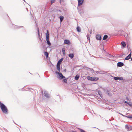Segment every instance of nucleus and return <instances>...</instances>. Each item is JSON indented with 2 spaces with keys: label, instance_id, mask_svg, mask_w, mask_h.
Listing matches in <instances>:
<instances>
[{
  "label": "nucleus",
  "instance_id": "nucleus-2",
  "mask_svg": "<svg viewBox=\"0 0 132 132\" xmlns=\"http://www.w3.org/2000/svg\"><path fill=\"white\" fill-rule=\"evenodd\" d=\"M55 73L57 75V78L60 80H62L63 78H65V77L63 76L61 72H58L57 71L55 72Z\"/></svg>",
  "mask_w": 132,
  "mask_h": 132
},
{
  "label": "nucleus",
  "instance_id": "nucleus-43",
  "mask_svg": "<svg viewBox=\"0 0 132 132\" xmlns=\"http://www.w3.org/2000/svg\"><path fill=\"white\" fill-rule=\"evenodd\" d=\"M39 38V40H40L41 41V42H42V40H41V38Z\"/></svg>",
  "mask_w": 132,
  "mask_h": 132
},
{
  "label": "nucleus",
  "instance_id": "nucleus-11",
  "mask_svg": "<svg viewBox=\"0 0 132 132\" xmlns=\"http://www.w3.org/2000/svg\"><path fill=\"white\" fill-rule=\"evenodd\" d=\"M131 52H130V53L128 54V56H127L125 59V60H128L129 59L131 58Z\"/></svg>",
  "mask_w": 132,
  "mask_h": 132
},
{
  "label": "nucleus",
  "instance_id": "nucleus-30",
  "mask_svg": "<svg viewBox=\"0 0 132 132\" xmlns=\"http://www.w3.org/2000/svg\"><path fill=\"white\" fill-rule=\"evenodd\" d=\"M78 129L81 132H86L85 130L83 129L80 128H78Z\"/></svg>",
  "mask_w": 132,
  "mask_h": 132
},
{
  "label": "nucleus",
  "instance_id": "nucleus-34",
  "mask_svg": "<svg viewBox=\"0 0 132 132\" xmlns=\"http://www.w3.org/2000/svg\"><path fill=\"white\" fill-rule=\"evenodd\" d=\"M107 94L109 96H112V94L110 92H109Z\"/></svg>",
  "mask_w": 132,
  "mask_h": 132
},
{
  "label": "nucleus",
  "instance_id": "nucleus-36",
  "mask_svg": "<svg viewBox=\"0 0 132 132\" xmlns=\"http://www.w3.org/2000/svg\"><path fill=\"white\" fill-rule=\"evenodd\" d=\"M90 71L92 73H94V70H93V69L90 68Z\"/></svg>",
  "mask_w": 132,
  "mask_h": 132
},
{
  "label": "nucleus",
  "instance_id": "nucleus-49",
  "mask_svg": "<svg viewBox=\"0 0 132 132\" xmlns=\"http://www.w3.org/2000/svg\"><path fill=\"white\" fill-rule=\"evenodd\" d=\"M131 61H132V57H131Z\"/></svg>",
  "mask_w": 132,
  "mask_h": 132
},
{
  "label": "nucleus",
  "instance_id": "nucleus-48",
  "mask_svg": "<svg viewBox=\"0 0 132 132\" xmlns=\"http://www.w3.org/2000/svg\"><path fill=\"white\" fill-rule=\"evenodd\" d=\"M59 12H61V11L60 10H59Z\"/></svg>",
  "mask_w": 132,
  "mask_h": 132
},
{
  "label": "nucleus",
  "instance_id": "nucleus-10",
  "mask_svg": "<svg viewBox=\"0 0 132 132\" xmlns=\"http://www.w3.org/2000/svg\"><path fill=\"white\" fill-rule=\"evenodd\" d=\"M96 38L97 40H100L102 38L100 34H97L96 36Z\"/></svg>",
  "mask_w": 132,
  "mask_h": 132
},
{
  "label": "nucleus",
  "instance_id": "nucleus-24",
  "mask_svg": "<svg viewBox=\"0 0 132 132\" xmlns=\"http://www.w3.org/2000/svg\"><path fill=\"white\" fill-rule=\"evenodd\" d=\"M108 36L106 35H104V37H103V40H105L106 39L108 38Z\"/></svg>",
  "mask_w": 132,
  "mask_h": 132
},
{
  "label": "nucleus",
  "instance_id": "nucleus-16",
  "mask_svg": "<svg viewBox=\"0 0 132 132\" xmlns=\"http://www.w3.org/2000/svg\"><path fill=\"white\" fill-rule=\"evenodd\" d=\"M122 47L123 48H125L126 45V43L124 41H122L121 42Z\"/></svg>",
  "mask_w": 132,
  "mask_h": 132
},
{
  "label": "nucleus",
  "instance_id": "nucleus-40",
  "mask_svg": "<svg viewBox=\"0 0 132 132\" xmlns=\"http://www.w3.org/2000/svg\"><path fill=\"white\" fill-rule=\"evenodd\" d=\"M128 36V34H126V35H124V37L126 38H127Z\"/></svg>",
  "mask_w": 132,
  "mask_h": 132
},
{
  "label": "nucleus",
  "instance_id": "nucleus-28",
  "mask_svg": "<svg viewBox=\"0 0 132 132\" xmlns=\"http://www.w3.org/2000/svg\"><path fill=\"white\" fill-rule=\"evenodd\" d=\"M118 80L121 81H123L124 80L123 77H118Z\"/></svg>",
  "mask_w": 132,
  "mask_h": 132
},
{
  "label": "nucleus",
  "instance_id": "nucleus-7",
  "mask_svg": "<svg viewBox=\"0 0 132 132\" xmlns=\"http://www.w3.org/2000/svg\"><path fill=\"white\" fill-rule=\"evenodd\" d=\"M78 6L81 5L84 3V0H78Z\"/></svg>",
  "mask_w": 132,
  "mask_h": 132
},
{
  "label": "nucleus",
  "instance_id": "nucleus-37",
  "mask_svg": "<svg viewBox=\"0 0 132 132\" xmlns=\"http://www.w3.org/2000/svg\"><path fill=\"white\" fill-rule=\"evenodd\" d=\"M95 73H96L97 74H99L100 73V71H95Z\"/></svg>",
  "mask_w": 132,
  "mask_h": 132
},
{
  "label": "nucleus",
  "instance_id": "nucleus-17",
  "mask_svg": "<svg viewBox=\"0 0 132 132\" xmlns=\"http://www.w3.org/2000/svg\"><path fill=\"white\" fill-rule=\"evenodd\" d=\"M104 74L109 76H110L111 77H113V76L110 73H108L107 71H105Z\"/></svg>",
  "mask_w": 132,
  "mask_h": 132
},
{
  "label": "nucleus",
  "instance_id": "nucleus-45",
  "mask_svg": "<svg viewBox=\"0 0 132 132\" xmlns=\"http://www.w3.org/2000/svg\"><path fill=\"white\" fill-rule=\"evenodd\" d=\"M122 116H123V117H126V116L125 115H124L123 114L122 115Z\"/></svg>",
  "mask_w": 132,
  "mask_h": 132
},
{
  "label": "nucleus",
  "instance_id": "nucleus-4",
  "mask_svg": "<svg viewBox=\"0 0 132 132\" xmlns=\"http://www.w3.org/2000/svg\"><path fill=\"white\" fill-rule=\"evenodd\" d=\"M71 44V42L69 40L65 39L64 40L63 44L67 45H69Z\"/></svg>",
  "mask_w": 132,
  "mask_h": 132
},
{
  "label": "nucleus",
  "instance_id": "nucleus-54",
  "mask_svg": "<svg viewBox=\"0 0 132 132\" xmlns=\"http://www.w3.org/2000/svg\"><path fill=\"white\" fill-rule=\"evenodd\" d=\"M29 73H30L31 74V73H30V72H29Z\"/></svg>",
  "mask_w": 132,
  "mask_h": 132
},
{
  "label": "nucleus",
  "instance_id": "nucleus-21",
  "mask_svg": "<svg viewBox=\"0 0 132 132\" xmlns=\"http://www.w3.org/2000/svg\"><path fill=\"white\" fill-rule=\"evenodd\" d=\"M79 76L78 75H77L75 77V80H78L79 78Z\"/></svg>",
  "mask_w": 132,
  "mask_h": 132
},
{
  "label": "nucleus",
  "instance_id": "nucleus-8",
  "mask_svg": "<svg viewBox=\"0 0 132 132\" xmlns=\"http://www.w3.org/2000/svg\"><path fill=\"white\" fill-rule=\"evenodd\" d=\"M63 59H64L63 58H61L60 59V60H59V61H58V62H57L56 65L60 66L62 62Z\"/></svg>",
  "mask_w": 132,
  "mask_h": 132
},
{
  "label": "nucleus",
  "instance_id": "nucleus-22",
  "mask_svg": "<svg viewBox=\"0 0 132 132\" xmlns=\"http://www.w3.org/2000/svg\"><path fill=\"white\" fill-rule=\"evenodd\" d=\"M56 68L57 70L59 71L58 72H60L61 70L60 66L56 65Z\"/></svg>",
  "mask_w": 132,
  "mask_h": 132
},
{
  "label": "nucleus",
  "instance_id": "nucleus-47",
  "mask_svg": "<svg viewBox=\"0 0 132 132\" xmlns=\"http://www.w3.org/2000/svg\"><path fill=\"white\" fill-rule=\"evenodd\" d=\"M26 9L27 10V12H28V9L27 8H26Z\"/></svg>",
  "mask_w": 132,
  "mask_h": 132
},
{
  "label": "nucleus",
  "instance_id": "nucleus-29",
  "mask_svg": "<svg viewBox=\"0 0 132 132\" xmlns=\"http://www.w3.org/2000/svg\"><path fill=\"white\" fill-rule=\"evenodd\" d=\"M126 117L130 119L131 120H132V115H130L129 116H126Z\"/></svg>",
  "mask_w": 132,
  "mask_h": 132
},
{
  "label": "nucleus",
  "instance_id": "nucleus-15",
  "mask_svg": "<svg viewBox=\"0 0 132 132\" xmlns=\"http://www.w3.org/2000/svg\"><path fill=\"white\" fill-rule=\"evenodd\" d=\"M62 52L63 55L65 56V48L63 47L62 48Z\"/></svg>",
  "mask_w": 132,
  "mask_h": 132
},
{
  "label": "nucleus",
  "instance_id": "nucleus-32",
  "mask_svg": "<svg viewBox=\"0 0 132 132\" xmlns=\"http://www.w3.org/2000/svg\"><path fill=\"white\" fill-rule=\"evenodd\" d=\"M113 78L114 80H118V77H113Z\"/></svg>",
  "mask_w": 132,
  "mask_h": 132
},
{
  "label": "nucleus",
  "instance_id": "nucleus-35",
  "mask_svg": "<svg viewBox=\"0 0 132 132\" xmlns=\"http://www.w3.org/2000/svg\"><path fill=\"white\" fill-rule=\"evenodd\" d=\"M23 27V26H16L14 28L15 29L19 28V27Z\"/></svg>",
  "mask_w": 132,
  "mask_h": 132
},
{
  "label": "nucleus",
  "instance_id": "nucleus-23",
  "mask_svg": "<svg viewBox=\"0 0 132 132\" xmlns=\"http://www.w3.org/2000/svg\"><path fill=\"white\" fill-rule=\"evenodd\" d=\"M77 31L78 32H80L81 31V29L80 27L79 26H77L76 28Z\"/></svg>",
  "mask_w": 132,
  "mask_h": 132
},
{
  "label": "nucleus",
  "instance_id": "nucleus-20",
  "mask_svg": "<svg viewBox=\"0 0 132 132\" xmlns=\"http://www.w3.org/2000/svg\"><path fill=\"white\" fill-rule=\"evenodd\" d=\"M46 38H49V33L48 30L47 31L46 35Z\"/></svg>",
  "mask_w": 132,
  "mask_h": 132
},
{
  "label": "nucleus",
  "instance_id": "nucleus-50",
  "mask_svg": "<svg viewBox=\"0 0 132 132\" xmlns=\"http://www.w3.org/2000/svg\"><path fill=\"white\" fill-rule=\"evenodd\" d=\"M61 0H60V3H61Z\"/></svg>",
  "mask_w": 132,
  "mask_h": 132
},
{
  "label": "nucleus",
  "instance_id": "nucleus-42",
  "mask_svg": "<svg viewBox=\"0 0 132 132\" xmlns=\"http://www.w3.org/2000/svg\"><path fill=\"white\" fill-rule=\"evenodd\" d=\"M86 69H90V68H89L88 67H86Z\"/></svg>",
  "mask_w": 132,
  "mask_h": 132
},
{
  "label": "nucleus",
  "instance_id": "nucleus-19",
  "mask_svg": "<svg viewBox=\"0 0 132 132\" xmlns=\"http://www.w3.org/2000/svg\"><path fill=\"white\" fill-rule=\"evenodd\" d=\"M64 17L62 15H61L59 17V18L60 19V21L61 22L64 19Z\"/></svg>",
  "mask_w": 132,
  "mask_h": 132
},
{
  "label": "nucleus",
  "instance_id": "nucleus-41",
  "mask_svg": "<svg viewBox=\"0 0 132 132\" xmlns=\"http://www.w3.org/2000/svg\"><path fill=\"white\" fill-rule=\"evenodd\" d=\"M126 99L127 101H129V99L128 97H126Z\"/></svg>",
  "mask_w": 132,
  "mask_h": 132
},
{
  "label": "nucleus",
  "instance_id": "nucleus-38",
  "mask_svg": "<svg viewBox=\"0 0 132 132\" xmlns=\"http://www.w3.org/2000/svg\"><path fill=\"white\" fill-rule=\"evenodd\" d=\"M55 1V0H51V2L52 3H54Z\"/></svg>",
  "mask_w": 132,
  "mask_h": 132
},
{
  "label": "nucleus",
  "instance_id": "nucleus-5",
  "mask_svg": "<svg viewBox=\"0 0 132 132\" xmlns=\"http://www.w3.org/2000/svg\"><path fill=\"white\" fill-rule=\"evenodd\" d=\"M44 95L47 98H50V96L49 94H48L46 91L44 92Z\"/></svg>",
  "mask_w": 132,
  "mask_h": 132
},
{
  "label": "nucleus",
  "instance_id": "nucleus-14",
  "mask_svg": "<svg viewBox=\"0 0 132 132\" xmlns=\"http://www.w3.org/2000/svg\"><path fill=\"white\" fill-rule=\"evenodd\" d=\"M69 57H70L71 59H73L74 56V54L73 53H70L68 55Z\"/></svg>",
  "mask_w": 132,
  "mask_h": 132
},
{
  "label": "nucleus",
  "instance_id": "nucleus-1",
  "mask_svg": "<svg viewBox=\"0 0 132 132\" xmlns=\"http://www.w3.org/2000/svg\"><path fill=\"white\" fill-rule=\"evenodd\" d=\"M0 108L2 112L5 114L8 113V110L7 106L0 101Z\"/></svg>",
  "mask_w": 132,
  "mask_h": 132
},
{
  "label": "nucleus",
  "instance_id": "nucleus-25",
  "mask_svg": "<svg viewBox=\"0 0 132 132\" xmlns=\"http://www.w3.org/2000/svg\"><path fill=\"white\" fill-rule=\"evenodd\" d=\"M124 103H127L128 105H129L130 107L132 106V104L131 103H129L127 101H125Z\"/></svg>",
  "mask_w": 132,
  "mask_h": 132
},
{
  "label": "nucleus",
  "instance_id": "nucleus-3",
  "mask_svg": "<svg viewBox=\"0 0 132 132\" xmlns=\"http://www.w3.org/2000/svg\"><path fill=\"white\" fill-rule=\"evenodd\" d=\"M86 78L88 80L91 81H97L99 79L98 77H92L89 76L87 77Z\"/></svg>",
  "mask_w": 132,
  "mask_h": 132
},
{
  "label": "nucleus",
  "instance_id": "nucleus-9",
  "mask_svg": "<svg viewBox=\"0 0 132 132\" xmlns=\"http://www.w3.org/2000/svg\"><path fill=\"white\" fill-rule=\"evenodd\" d=\"M124 65V64L123 62H119L117 63V67H121Z\"/></svg>",
  "mask_w": 132,
  "mask_h": 132
},
{
  "label": "nucleus",
  "instance_id": "nucleus-33",
  "mask_svg": "<svg viewBox=\"0 0 132 132\" xmlns=\"http://www.w3.org/2000/svg\"><path fill=\"white\" fill-rule=\"evenodd\" d=\"M100 74H104V73H105V71H100Z\"/></svg>",
  "mask_w": 132,
  "mask_h": 132
},
{
  "label": "nucleus",
  "instance_id": "nucleus-31",
  "mask_svg": "<svg viewBox=\"0 0 132 132\" xmlns=\"http://www.w3.org/2000/svg\"><path fill=\"white\" fill-rule=\"evenodd\" d=\"M44 55H45V56L46 57H47L48 56V53L46 52H44Z\"/></svg>",
  "mask_w": 132,
  "mask_h": 132
},
{
  "label": "nucleus",
  "instance_id": "nucleus-12",
  "mask_svg": "<svg viewBox=\"0 0 132 132\" xmlns=\"http://www.w3.org/2000/svg\"><path fill=\"white\" fill-rule=\"evenodd\" d=\"M125 127L126 128L128 131L130 130H131L132 129V128L130 126L129 127L127 125H125Z\"/></svg>",
  "mask_w": 132,
  "mask_h": 132
},
{
  "label": "nucleus",
  "instance_id": "nucleus-52",
  "mask_svg": "<svg viewBox=\"0 0 132 132\" xmlns=\"http://www.w3.org/2000/svg\"><path fill=\"white\" fill-rule=\"evenodd\" d=\"M90 39V38H88V40H89Z\"/></svg>",
  "mask_w": 132,
  "mask_h": 132
},
{
  "label": "nucleus",
  "instance_id": "nucleus-18",
  "mask_svg": "<svg viewBox=\"0 0 132 132\" xmlns=\"http://www.w3.org/2000/svg\"><path fill=\"white\" fill-rule=\"evenodd\" d=\"M98 93L99 95L100 96V97L102 98L103 96L100 90H99L98 92Z\"/></svg>",
  "mask_w": 132,
  "mask_h": 132
},
{
  "label": "nucleus",
  "instance_id": "nucleus-53",
  "mask_svg": "<svg viewBox=\"0 0 132 132\" xmlns=\"http://www.w3.org/2000/svg\"><path fill=\"white\" fill-rule=\"evenodd\" d=\"M64 71H66V69H65Z\"/></svg>",
  "mask_w": 132,
  "mask_h": 132
},
{
  "label": "nucleus",
  "instance_id": "nucleus-44",
  "mask_svg": "<svg viewBox=\"0 0 132 132\" xmlns=\"http://www.w3.org/2000/svg\"><path fill=\"white\" fill-rule=\"evenodd\" d=\"M119 113V114H120V115H122H122H123L122 114H121V113Z\"/></svg>",
  "mask_w": 132,
  "mask_h": 132
},
{
  "label": "nucleus",
  "instance_id": "nucleus-27",
  "mask_svg": "<svg viewBox=\"0 0 132 132\" xmlns=\"http://www.w3.org/2000/svg\"><path fill=\"white\" fill-rule=\"evenodd\" d=\"M37 32H38V38H40V34L39 33V28H37Z\"/></svg>",
  "mask_w": 132,
  "mask_h": 132
},
{
  "label": "nucleus",
  "instance_id": "nucleus-51",
  "mask_svg": "<svg viewBox=\"0 0 132 132\" xmlns=\"http://www.w3.org/2000/svg\"><path fill=\"white\" fill-rule=\"evenodd\" d=\"M29 89H32V88H29Z\"/></svg>",
  "mask_w": 132,
  "mask_h": 132
},
{
  "label": "nucleus",
  "instance_id": "nucleus-46",
  "mask_svg": "<svg viewBox=\"0 0 132 132\" xmlns=\"http://www.w3.org/2000/svg\"><path fill=\"white\" fill-rule=\"evenodd\" d=\"M114 118H113V117H112V119L111 120H113Z\"/></svg>",
  "mask_w": 132,
  "mask_h": 132
},
{
  "label": "nucleus",
  "instance_id": "nucleus-6",
  "mask_svg": "<svg viewBox=\"0 0 132 132\" xmlns=\"http://www.w3.org/2000/svg\"><path fill=\"white\" fill-rule=\"evenodd\" d=\"M103 90L104 92L107 94L109 92H110L111 90V89L108 88H105L103 89Z\"/></svg>",
  "mask_w": 132,
  "mask_h": 132
},
{
  "label": "nucleus",
  "instance_id": "nucleus-39",
  "mask_svg": "<svg viewBox=\"0 0 132 132\" xmlns=\"http://www.w3.org/2000/svg\"><path fill=\"white\" fill-rule=\"evenodd\" d=\"M125 54H120V55H119V57H121H121H122V56H123V55H125Z\"/></svg>",
  "mask_w": 132,
  "mask_h": 132
},
{
  "label": "nucleus",
  "instance_id": "nucleus-26",
  "mask_svg": "<svg viewBox=\"0 0 132 132\" xmlns=\"http://www.w3.org/2000/svg\"><path fill=\"white\" fill-rule=\"evenodd\" d=\"M68 79V78H63V82L65 83H67V80Z\"/></svg>",
  "mask_w": 132,
  "mask_h": 132
},
{
  "label": "nucleus",
  "instance_id": "nucleus-13",
  "mask_svg": "<svg viewBox=\"0 0 132 132\" xmlns=\"http://www.w3.org/2000/svg\"><path fill=\"white\" fill-rule=\"evenodd\" d=\"M46 43L47 45L50 46L51 45V43L50 41L49 38H46Z\"/></svg>",
  "mask_w": 132,
  "mask_h": 132
}]
</instances>
